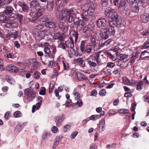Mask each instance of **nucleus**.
<instances>
[{
	"label": "nucleus",
	"mask_w": 149,
	"mask_h": 149,
	"mask_svg": "<svg viewBox=\"0 0 149 149\" xmlns=\"http://www.w3.org/2000/svg\"><path fill=\"white\" fill-rule=\"evenodd\" d=\"M18 71L19 73V74L20 75L22 76H25V75L26 73V71L23 68L19 69Z\"/></svg>",
	"instance_id": "603ef678"
},
{
	"label": "nucleus",
	"mask_w": 149,
	"mask_h": 149,
	"mask_svg": "<svg viewBox=\"0 0 149 149\" xmlns=\"http://www.w3.org/2000/svg\"><path fill=\"white\" fill-rule=\"evenodd\" d=\"M6 79L8 82L11 84H14L15 82V81L10 76H6Z\"/></svg>",
	"instance_id": "58836bf2"
},
{
	"label": "nucleus",
	"mask_w": 149,
	"mask_h": 149,
	"mask_svg": "<svg viewBox=\"0 0 149 149\" xmlns=\"http://www.w3.org/2000/svg\"><path fill=\"white\" fill-rule=\"evenodd\" d=\"M118 24H118L113 22H109V27L107 30L110 35H113L115 34V28L120 26L118 25Z\"/></svg>",
	"instance_id": "39448f33"
},
{
	"label": "nucleus",
	"mask_w": 149,
	"mask_h": 149,
	"mask_svg": "<svg viewBox=\"0 0 149 149\" xmlns=\"http://www.w3.org/2000/svg\"><path fill=\"white\" fill-rule=\"evenodd\" d=\"M80 16L81 18L83 19L84 21H87L89 19V15H88L87 13L85 12L83 13L80 14Z\"/></svg>",
	"instance_id": "c85d7f7f"
},
{
	"label": "nucleus",
	"mask_w": 149,
	"mask_h": 149,
	"mask_svg": "<svg viewBox=\"0 0 149 149\" xmlns=\"http://www.w3.org/2000/svg\"><path fill=\"white\" fill-rule=\"evenodd\" d=\"M74 61L75 63H78L79 65L82 67H84L85 65L84 59L82 58H79L77 59H74Z\"/></svg>",
	"instance_id": "393cba45"
},
{
	"label": "nucleus",
	"mask_w": 149,
	"mask_h": 149,
	"mask_svg": "<svg viewBox=\"0 0 149 149\" xmlns=\"http://www.w3.org/2000/svg\"><path fill=\"white\" fill-rule=\"evenodd\" d=\"M119 59L122 61H124L125 60H127L128 57V56L125 54H120L119 56Z\"/></svg>",
	"instance_id": "de8ad7c7"
},
{
	"label": "nucleus",
	"mask_w": 149,
	"mask_h": 149,
	"mask_svg": "<svg viewBox=\"0 0 149 149\" xmlns=\"http://www.w3.org/2000/svg\"><path fill=\"white\" fill-rule=\"evenodd\" d=\"M52 36L54 40H59L61 41L62 39L63 36L59 32L54 33Z\"/></svg>",
	"instance_id": "4be33fe9"
},
{
	"label": "nucleus",
	"mask_w": 149,
	"mask_h": 149,
	"mask_svg": "<svg viewBox=\"0 0 149 149\" xmlns=\"http://www.w3.org/2000/svg\"><path fill=\"white\" fill-rule=\"evenodd\" d=\"M65 45L66 47L68 48H74V40L72 38H69L68 40L65 41Z\"/></svg>",
	"instance_id": "a211bd4d"
},
{
	"label": "nucleus",
	"mask_w": 149,
	"mask_h": 149,
	"mask_svg": "<svg viewBox=\"0 0 149 149\" xmlns=\"http://www.w3.org/2000/svg\"><path fill=\"white\" fill-rule=\"evenodd\" d=\"M92 48L91 47V45L90 44H88L86 45V48L85 52L86 53L89 54L92 53Z\"/></svg>",
	"instance_id": "f704fd0d"
},
{
	"label": "nucleus",
	"mask_w": 149,
	"mask_h": 149,
	"mask_svg": "<svg viewBox=\"0 0 149 149\" xmlns=\"http://www.w3.org/2000/svg\"><path fill=\"white\" fill-rule=\"evenodd\" d=\"M47 32V31L46 30L41 31L36 30L33 31V36L36 40H40L43 39L45 33Z\"/></svg>",
	"instance_id": "20e7f679"
},
{
	"label": "nucleus",
	"mask_w": 149,
	"mask_h": 149,
	"mask_svg": "<svg viewBox=\"0 0 149 149\" xmlns=\"http://www.w3.org/2000/svg\"><path fill=\"white\" fill-rule=\"evenodd\" d=\"M27 95V98L29 102L33 100L36 96V93L34 92H31Z\"/></svg>",
	"instance_id": "7c9ffc66"
},
{
	"label": "nucleus",
	"mask_w": 149,
	"mask_h": 149,
	"mask_svg": "<svg viewBox=\"0 0 149 149\" xmlns=\"http://www.w3.org/2000/svg\"><path fill=\"white\" fill-rule=\"evenodd\" d=\"M8 17L5 16L3 14H1L0 15V21L2 22L3 23H5L6 20V19Z\"/></svg>",
	"instance_id": "49530a36"
},
{
	"label": "nucleus",
	"mask_w": 149,
	"mask_h": 149,
	"mask_svg": "<svg viewBox=\"0 0 149 149\" xmlns=\"http://www.w3.org/2000/svg\"><path fill=\"white\" fill-rule=\"evenodd\" d=\"M72 104V103H71ZM73 104H71V103H65L64 105L66 107H68L70 106H72V107L74 108H77L80 107L83 105V103H73Z\"/></svg>",
	"instance_id": "5701e85b"
},
{
	"label": "nucleus",
	"mask_w": 149,
	"mask_h": 149,
	"mask_svg": "<svg viewBox=\"0 0 149 149\" xmlns=\"http://www.w3.org/2000/svg\"><path fill=\"white\" fill-rule=\"evenodd\" d=\"M123 83L125 85H129V80L127 77H124L123 78Z\"/></svg>",
	"instance_id": "e2e57ef3"
},
{
	"label": "nucleus",
	"mask_w": 149,
	"mask_h": 149,
	"mask_svg": "<svg viewBox=\"0 0 149 149\" xmlns=\"http://www.w3.org/2000/svg\"><path fill=\"white\" fill-rule=\"evenodd\" d=\"M11 37H12L14 39L16 38L18 36V33L17 32L15 31L12 33L10 35Z\"/></svg>",
	"instance_id": "338daca9"
},
{
	"label": "nucleus",
	"mask_w": 149,
	"mask_h": 149,
	"mask_svg": "<svg viewBox=\"0 0 149 149\" xmlns=\"http://www.w3.org/2000/svg\"><path fill=\"white\" fill-rule=\"evenodd\" d=\"M147 77L146 76H145V77L143 79V81H140V90L142 89L143 85V84H145L146 85H149V82L147 80Z\"/></svg>",
	"instance_id": "72a5a7b5"
},
{
	"label": "nucleus",
	"mask_w": 149,
	"mask_h": 149,
	"mask_svg": "<svg viewBox=\"0 0 149 149\" xmlns=\"http://www.w3.org/2000/svg\"><path fill=\"white\" fill-rule=\"evenodd\" d=\"M70 11H71V14L68 13V22L70 23H71L73 21V19L76 16V13L77 12V11L76 8H72L70 10Z\"/></svg>",
	"instance_id": "423d86ee"
},
{
	"label": "nucleus",
	"mask_w": 149,
	"mask_h": 149,
	"mask_svg": "<svg viewBox=\"0 0 149 149\" xmlns=\"http://www.w3.org/2000/svg\"><path fill=\"white\" fill-rule=\"evenodd\" d=\"M102 71L104 74L106 76H109L111 75V70L110 69L107 68L106 67L105 68H103Z\"/></svg>",
	"instance_id": "2f4dec72"
},
{
	"label": "nucleus",
	"mask_w": 149,
	"mask_h": 149,
	"mask_svg": "<svg viewBox=\"0 0 149 149\" xmlns=\"http://www.w3.org/2000/svg\"><path fill=\"white\" fill-rule=\"evenodd\" d=\"M70 38H72L73 40H74L75 42H76L78 38L77 32L71 30L70 31Z\"/></svg>",
	"instance_id": "f3484780"
},
{
	"label": "nucleus",
	"mask_w": 149,
	"mask_h": 149,
	"mask_svg": "<svg viewBox=\"0 0 149 149\" xmlns=\"http://www.w3.org/2000/svg\"><path fill=\"white\" fill-rule=\"evenodd\" d=\"M42 14V13L41 10H39L38 11L31 12L30 15L32 18H36L40 16Z\"/></svg>",
	"instance_id": "dca6fc26"
},
{
	"label": "nucleus",
	"mask_w": 149,
	"mask_h": 149,
	"mask_svg": "<svg viewBox=\"0 0 149 149\" xmlns=\"http://www.w3.org/2000/svg\"><path fill=\"white\" fill-rule=\"evenodd\" d=\"M71 11H70V10L66 9H63L59 13V20L65 22L67 18L68 13H69V14H71Z\"/></svg>",
	"instance_id": "7ed1b4c3"
},
{
	"label": "nucleus",
	"mask_w": 149,
	"mask_h": 149,
	"mask_svg": "<svg viewBox=\"0 0 149 149\" xmlns=\"http://www.w3.org/2000/svg\"><path fill=\"white\" fill-rule=\"evenodd\" d=\"M21 7L22 8V10L25 12H28L29 9V8L28 6L25 3Z\"/></svg>",
	"instance_id": "5fc2aeb1"
},
{
	"label": "nucleus",
	"mask_w": 149,
	"mask_h": 149,
	"mask_svg": "<svg viewBox=\"0 0 149 149\" xmlns=\"http://www.w3.org/2000/svg\"><path fill=\"white\" fill-rule=\"evenodd\" d=\"M65 118V115H63L61 116H57L55 118V122L56 125L59 127Z\"/></svg>",
	"instance_id": "2eb2a0df"
},
{
	"label": "nucleus",
	"mask_w": 149,
	"mask_h": 149,
	"mask_svg": "<svg viewBox=\"0 0 149 149\" xmlns=\"http://www.w3.org/2000/svg\"><path fill=\"white\" fill-rule=\"evenodd\" d=\"M111 41V39H109L105 41L104 43L102 44L101 46L102 47H104L107 46L109 44Z\"/></svg>",
	"instance_id": "6e6d98bb"
},
{
	"label": "nucleus",
	"mask_w": 149,
	"mask_h": 149,
	"mask_svg": "<svg viewBox=\"0 0 149 149\" xmlns=\"http://www.w3.org/2000/svg\"><path fill=\"white\" fill-rule=\"evenodd\" d=\"M16 19H14L12 17H8L5 22L6 26L8 28H15L18 26V24L15 21Z\"/></svg>",
	"instance_id": "f03ea898"
},
{
	"label": "nucleus",
	"mask_w": 149,
	"mask_h": 149,
	"mask_svg": "<svg viewBox=\"0 0 149 149\" xmlns=\"http://www.w3.org/2000/svg\"><path fill=\"white\" fill-rule=\"evenodd\" d=\"M140 54V60H148L149 59V53L145 50L142 52Z\"/></svg>",
	"instance_id": "aec40b11"
},
{
	"label": "nucleus",
	"mask_w": 149,
	"mask_h": 149,
	"mask_svg": "<svg viewBox=\"0 0 149 149\" xmlns=\"http://www.w3.org/2000/svg\"><path fill=\"white\" fill-rule=\"evenodd\" d=\"M45 55L44 56V60L45 62H48L49 58H51V51L50 49L48 47H45L44 48Z\"/></svg>",
	"instance_id": "0eeeda50"
},
{
	"label": "nucleus",
	"mask_w": 149,
	"mask_h": 149,
	"mask_svg": "<svg viewBox=\"0 0 149 149\" xmlns=\"http://www.w3.org/2000/svg\"><path fill=\"white\" fill-rule=\"evenodd\" d=\"M73 22L74 25H79L80 21L79 19L77 17H74L73 19Z\"/></svg>",
	"instance_id": "4d7b16f0"
},
{
	"label": "nucleus",
	"mask_w": 149,
	"mask_h": 149,
	"mask_svg": "<svg viewBox=\"0 0 149 149\" xmlns=\"http://www.w3.org/2000/svg\"><path fill=\"white\" fill-rule=\"evenodd\" d=\"M107 31V29L106 27L102 28L100 31V37L104 39L108 38L109 35Z\"/></svg>",
	"instance_id": "6e6552de"
},
{
	"label": "nucleus",
	"mask_w": 149,
	"mask_h": 149,
	"mask_svg": "<svg viewBox=\"0 0 149 149\" xmlns=\"http://www.w3.org/2000/svg\"><path fill=\"white\" fill-rule=\"evenodd\" d=\"M40 72H36L34 73L33 76L36 79H38L40 77Z\"/></svg>",
	"instance_id": "774afa93"
},
{
	"label": "nucleus",
	"mask_w": 149,
	"mask_h": 149,
	"mask_svg": "<svg viewBox=\"0 0 149 149\" xmlns=\"http://www.w3.org/2000/svg\"><path fill=\"white\" fill-rule=\"evenodd\" d=\"M6 68L7 70L10 72H17L18 70L17 68L12 64L8 66Z\"/></svg>",
	"instance_id": "b1692460"
},
{
	"label": "nucleus",
	"mask_w": 149,
	"mask_h": 149,
	"mask_svg": "<svg viewBox=\"0 0 149 149\" xmlns=\"http://www.w3.org/2000/svg\"><path fill=\"white\" fill-rule=\"evenodd\" d=\"M113 10L111 8L107 7L106 8L105 10V14L106 17H110V15L114 13Z\"/></svg>",
	"instance_id": "412c9836"
},
{
	"label": "nucleus",
	"mask_w": 149,
	"mask_h": 149,
	"mask_svg": "<svg viewBox=\"0 0 149 149\" xmlns=\"http://www.w3.org/2000/svg\"><path fill=\"white\" fill-rule=\"evenodd\" d=\"M99 127L100 130L101 132H102L104 131L105 128V121L104 120H103L102 122V125H100L99 126Z\"/></svg>",
	"instance_id": "79ce46f5"
},
{
	"label": "nucleus",
	"mask_w": 149,
	"mask_h": 149,
	"mask_svg": "<svg viewBox=\"0 0 149 149\" xmlns=\"http://www.w3.org/2000/svg\"><path fill=\"white\" fill-rule=\"evenodd\" d=\"M90 39L92 46L93 47L95 50L97 51L100 49V47L99 45L96 42V40L93 36H91Z\"/></svg>",
	"instance_id": "ddd939ff"
},
{
	"label": "nucleus",
	"mask_w": 149,
	"mask_h": 149,
	"mask_svg": "<svg viewBox=\"0 0 149 149\" xmlns=\"http://www.w3.org/2000/svg\"><path fill=\"white\" fill-rule=\"evenodd\" d=\"M149 47V37L148 38L147 40L143 45L142 46L140 47V49H147Z\"/></svg>",
	"instance_id": "a19ab883"
},
{
	"label": "nucleus",
	"mask_w": 149,
	"mask_h": 149,
	"mask_svg": "<svg viewBox=\"0 0 149 149\" xmlns=\"http://www.w3.org/2000/svg\"><path fill=\"white\" fill-rule=\"evenodd\" d=\"M13 9V7L10 6H8L6 9V10L3 12V13L6 15H8L12 13Z\"/></svg>",
	"instance_id": "c756f323"
},
{
	"label": "nucleus",
	"mask_w": 149,
	"mask_h": 149,
	"mask_svg": "<svg viewBox=\"0 0 149 149\" xmlns=\"http://www.w3.org/2000/svg\"><path fill=\"white\" fill-rule=\"evenodd\" d=\"M30 6L31 8H36L39 9L40 7L39 3L36 0H33L31 1Z\"/></svg>",
	"instance_id": "bb28decb"
},
{
	"label": "nucleus",
	"mask_w": 149,
	"mask_h": 149,
	"mask_svg": "<svg viewBox=\"0 0 149 149\" xmlns=\"http://www.w3.org/2000/svg\"><path fill=\"white\" fill-rule=\"evenodd\" d=\"M61 21L58 23V27L59 29L63 32V33H65L68 30V27L67 25L65 22Z\"/></svg>",
	"instance_id": "4468645a"
},
{
	"label": "nucleus",
	"mask_w": 149,
	"mask_h": 149,
	"mask_svg": "<svg viewBox=\"0 0 149 149\" xmlns=\"http://www.w3.org/2000/svg\"><path fill=\"white\" fill-rule=\"evenodd\" d=\"M46 89L45 87H42L41 89L39 90V93L40 95H45L46 93Z\"/></svg>",
	"instance_id": "864d4df0"
},
{
	"label": "nucleus",
	"mask_w": 149,
	"mask_h": 149,
	"mask_svg": "<svg viewBox=\"0 0 149 149\" xmlns=\"http://www.w3.org/2000/svg\"><path fill=\"white\" fill-rule=\"evenodd\" d=\"M140 35L141 36H140L141 38L143 37V38H146V36L149 35V31L148 30H145L141 33Z\"/></svg>",
	"instance_id": "37998d69"
},
{
	"label": "nucleus",
	"mask_w": 149,
	"mask_h": 149,
	"mask_svg": "<svg viewBox=\"0 0 149 149\" xmlns=\"http://www.w3.org/2000/svg\"><path fill=\"white\" fill-rule=\"evenodd\" d=\"M26 123H24L21 125H17L16 127V129L19 132L26 125Z\"/></svg>",
	"instance_id": "a18cd8bd"
},
{
	"label": "nucleus",
	"mask_w": 149,
	"mask_h": 149,
	"mask_svg": "<svg viewBox=\"0 0 149 149\" xmlns=\"http://www.w3.org/2000/svg\"><path fill=\"white\" fill-rule=\"evenodd\" d=\"M41 103H36V105H33L32 107V112L33 113L35 111V109H38L40 107Z\"/></svg>",
	"instance_id": "ea45409f"
},
{
	"label": "nucleus",
	"mask_w": 149,
	"mask_h": 149,
	"mask_svg": "<svg viewBox=\"0 0 149 149\" xmlns=\"http://www.w3.org/2000/svg\"><path fill=\"white\" fill-rule=\"evenodd\" d=\"M121 69L120 68H116V69L112 73L113 74H120V73Z\"/></svg>",
	"instance_id": "8fccbe9b"
},
{
	"label": "nucleus",
	"mask_w": 149,
	"mask_h": 149,
	"mask_svg": "<svg viewBox=\"0 0 149 149\" xmlns=\"http://www.w3.org/2000/svg\"><path fill=\"white\" fill-rule=\"evenodd\" d=\"M76 100L77 101L76 102H82L81 99H79L80 97V95L78 92H75L73 94Z\"/></svg>",
	"instance_id": "473e14b6"
},
{
	"label": "nucleus",
	"mask_w": 149,
	"mask_h": 149,
	"mask_svg": "<svg viewBox=\"0 0 149 149\" xmlns=\"http://www.w3.org/2000/svg\"><path fill=\"white\" fill-rule=\"evenodd\" d=\"M149 17L146 15H142L141 17L142 21L144 23H147Z\"/></svg>",
	"instance_id": "c03bdc74"
},
{
	"label": "nucleus",
	"mask_w": 149,
	"mask_h": 149,
	"mask_svg": "<svg viewBox=\"0 0 149 149\" xmlns=\"http://www.w3.org/2000/svg\"><path fill=\"white\" fill-rule=\"evenodd\" d=\"M136 87V89L138 91L140 90V81L139 80L135 81L131 80L129 81V84Z\"/></svg>",
	"instance_id": "6ab92c4d"
},
{
	"label": "nucleus",
	"mask_w": 149,
	"mask_h": 149,
	"mask_svg": "<svg viewBox=\"0 0 149 149\" xmlns=\"http://www.w3.org/2000/svg\"><path fill=\"white\" fill-rule=\"evenodd\" d=\"M99 118H100L99 117V116L98 115H94L91 116L90 117V119L93 120H95Z\"/></svg>",
	"instance_id": "69168bd1"
},
{
	"label": "nucleus",
	"mask_w": 149,
	"mask_h": 149,
	"mask_svg": "<svg viewBox=\"0 0 149 149\" xmlns=\"http://www.w3.org/2000/svg\"><path fill=\"white\" fill-rule=\"evenodd\" d=\"M139 3H137L135 6L131 7V9L132 12L138 13L139 12Z\"/></svg>",
	"instance_id": "4c0bfd02"
},
{
	"label": "nucleus",
	"mask_w": 149,
	"mask_h": 149,
	"mask_svg": "<svg viewBox=\"0 0 149 149\" xmlns=\"http://www.w3.org/2000/svg\"><path fill=\"white\" fill-rule=\"evenodd\" d=\"M64 68L65 70H67L69 68V64L66 61H62Z\"/></svg>",
	"instance_id": "13d9d810"
},
{
	"label": "nucleus",
	"mask_w": 149,
	"mask_h": 149,
	"mask_svg": "<svg viewBox=\"0 0 149 149\" xmlns=\"http://www.w3.org/2000/svg\"><path fill=\"white\" fill-rule=\"evenodd\" d=\"M107 21L104 18L99 19L97 21V26L99 28L102 27H105L107 25Z\"/></svg>",
	"instance_id": "1a4fd4ad"
},
{
	"label": "nucleus",
	"mask_w": 149,
	"mask_h": 149,
	"mask_svg": "<svg viewBox=\"0 0 149 149\" xmlns=\"http://www.w3.org/2000/svg\"><path fill=\"white\" fill-rule=\"evenodd\" d=\"M109 17L111 20L109 22H114L116 23H119V24H118V25H120L121 23L118 18V16L117 13L114 12Z\"/></svg>",
	"instance_id": "f8f14e48"
},
{
	"label": "nucleus",
	"mask_w": 149,
	"mask_h": 149,
	"mask_svg": "<svg viewBox=\"0 0 149 149\" xmlns=\"http://www.w3.org/2000/svg\"><path fill=\"white\" fill-rule=\"evenodd\" d=\"M36 61H37V60L36 59H29L27 61V63L28 65H29L36 62Z\"/></svg>",
	"instance_id": "bf43d9fd"
},
{
	"label": "nucleus",
	"mask_w": 149,
	"mask_h": 149,
	"mask_svg": "<svg viewBox=\"0 0 149 149\" xmlns=\"http://www.w3.org/2000/svg\"><path fill=\"white\" fill-rule=\"evenodd\" d=\"M45 25L49 28L53 29L54 31H57V29H56L57 28L56 24L54 21H49L45 23Z\"/></svg>",
	"instance_id": "9b49d317"
},
{
	"label": "nucleus",
	"mask_w": 149,
	"mask_h": 149,
	"mask_svg": "<svg viewBox=\"0 0 149 149\" xmlns=\"http://www.w3.org/2000/svg\"><path fill=\"white\" fill-rule=\"evenodd\" d=\"M85 42L84 41H82L81 42L80 46V49L78 50L77 54V56H81L85 52L86 47H85Z\"/></svg>",
	"instance_id": "9d476101"
},
{
	"label": "nucleus",
	"mask_w": 149,
	"mask_h": 149,
	"mask_svg": "<svg viewBox=\"0 0 149 149\" xmlns=\"http://www.w3.org/2000/svg\"><path fill=\"white\" fill-rule=\"evenodd\" d=\"M31 92H34L33 90L32 89L31 87H30L28 88H27L24 91V94L26 95H27Z\"/></svg>",
	"instance_id": "680f3d73"
},
{
	"label": "nucleus",
	"mask_w": 149,
	"mask_h": 149,
	"mask_svg": "<svg viewBox=\"0 0 149 149\" xmlns=\"http://www.w3.org/2000/svg\"><path fill=\"white\" fill-rule=\"evenodd\" d=\"M100 52H96L91 55L88 59L92 58V60H89L87 61L89 66L91 68H95L97 66V64L99 65H102L103 63L100 56Z\"/></svg>",
	"instance_id": "f257e3e1"
},
{
	"label": "nucleus",
	"mask_w": 149,
	"mask_h": 149,
	"mask_svg": "<svg viewBox=\"0 0 149 149\" xmlns=\"http://www.w3.org/2000/svg\"><path fill=\"white\" fill-rule=\"evenodd\" d=\"M50 137V134L48 133H45L42 135V138L44 139H47Z\"/></svg>",
	"instance_id": "052dcab7"
},
{
	"label": "nucleus",
	"mask_w": 149,
	"mask_h": 149,
	"mask_svg": "<svg viewBox=\"0 0 149 149\" xmlns=\"http://www.w3.org/2000/svg\"><path fill=\"white\" fill-rule=\"evenodd\" d=\"M90 6L89 4L87 3H84L83 4L81 9L82 10L84 11L85 12H86L87 10L89 9V8Z\"/></svg>",
	"instance_id": "c9c22d12"
},
{
	"label": "nucleus",
	"mask_w": 149,
	"mask_h": 149,
	"mask_svg": "<svg viewBox=\"0 0 149 149\" xmlns=\"http://www.w3.org/2000/svg\"><path fill=\"white\" fill-rule=\"evenodd\" d=\"M13 0H2L1 3V5L3 6L6 4H9Z\"/></svg>",
	"instance_id": "3c124183"
},
{
	"label": "nucleus",
	"mask_w": 149,
	"mask_h": 149,
	"mask_svg": "<svg viewBox=\"0 0 149 149\" xmlns=\"http://www.w3.org/2000/svg\"><path fill=\"white\" fill-rule=\"evenodd\" d=\"M95 9V7L94 6V5L90 6L89 9L86 11L87 14L90 16L92 15L94 13Z\"/></svg>",
	"instance_id": "cd10ccee"
},
{
	"label": "nucleus",
	"mask_w": 149,
	"mask_h": 149,
	"mask_svg": "<svg viewBox=\"0 0 149 149\" xmlns=\"http://www.w3.org/2000/svg\"><path fill=\"white\" fill-rule=\"evenodd\" d=\"M126 5V2L125 0H121L119 5L118 9L120 11H123L125 10Z\"/></svg>",
	"instance_id": "a878e982"
},
{
	"label": "nucleus",
	"mask_w": 149,
	"mask_h": 149,
	"mask_svg": "<svg viewBox=\"0 0 149 149\" xmlns=\"http://www.w3.org/2000/svg\"><path fill=\"white\" fill-rule=\"evenodd\" d=\"M115 66L114 63L112 62H109L107 63V65L106 67H109L110 68H113Z\"/></svg>",
	"instance_id": "0e129e2a"
},
{
	"label": "nucleus",
	"mask_w": 149,
	"mask_h": 149,
	"mask_svg": "<svg viewBox=\"0 0 149 149\" xmlns=\"http://www.w3.org/2000/svg\"><path fill=\"white\" fill-rule=\"evenodd\" d=\"M69 56L70 58L72 57L75 54V51L74 48H70L67 50Z\"/></svg>",
	"instance_id": "e433bc0d"
},
{
	"label": "nucleus",
	"mask_w": 149,
	"mask_h": 149,
	"mask_svg": "<svg viewBox=\"0 0 149 149\" xmlns=\"http://www.w3.org/2000/svg\"><path fill=\"white\" fill-rule=\"evenodd\" d=\"M140 55V53L139 51L137 52L134 55H133L131 58V60L132 61H134L138 58Z\"/></svg>",
	"instance_id": "09e8293b"
}]
</instances>
